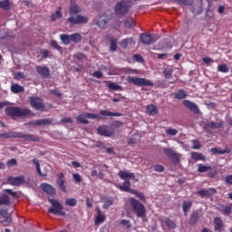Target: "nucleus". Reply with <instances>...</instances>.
<instances>
[{"mask_svg":"<svg viewBox=\"0 0 232 232\" xmlns=\"http://www.w3.org/2000/svg\"><path fill=\"white\" fill-rule=\"evenodd\" d=\"M82 9L79 5H77V0H71L70 6H69V15H71L67 21L70 24H86L89 21V18L84 15H81Z\"/></svg>","mask_w":232,"mask_h":232,"instance_id":"1","label":"nucleus"},{"mask_svg":"<svg viewBox=\"0 0 232 232\" xmlns=\"http://www.w3.org/2000/svg\"><path fill=\"white\" fill-rule=\"evenodd\" d=\"M118 176L121 180H124L122 185H116V188L120 189L121 191H127L128 193H132L134 190L131 188V183L130 182V179L135 180V173L133 172H128L126 170H120L118 173Z\"/></svg>","mask_w":232,"mask_h":232,"instance_id":"2","label":"nucleus"},{"mask_svg":"<svg viewBox=\"0 0 232 232\" xmlns=\"http://www.w3.org/2000/svg\"><path fill=\"white\" fill-rule=\"evenodd\" d=\"M129 202L130 204L131 210L135 213L138 218H142L143 222H148V218H146V207L144 205L135 199V198H130Z\"/></svg>","mask_w":232,"mask_h":232,"instance_id":"3","label":"nucleus"},{"mask_svg":"<svg viewBox=\"0 0 232 232\" xmlns=\"http://www.w3.org/2000/svg\"><path fill=\"white\" fill-rule=\"evenodd\" d=\"M5 113L7 117H20L21 119H26V117L32 113V111L28 108L7 107L5 109Z\"/></svg>","mask_w":232,"mask_h":232,"instance_id":"4","label":"nucleus"},{"mask_svg":"<svg viewBox=\"0 0 232 232\" xmlns=\"http://www.w3.org/2000/svg\"><path fill=\"white\" fill-rule=\"evenodd\" d=\"M51 208H48V213H52V215H55L56 217H66V212H64V207L59 202L57 199H48Z\"/></svg>","mask_w":232,"mask_h":232,"instance_id":"5","label":"nucleus"},{"mask_svg":"<svg viewBox=\"0 0 232 232\" xmlns=\"http://www.w3.org/2000/svg\"><path fill=\"white\" fill-rule=\"evenodd\" d=\"M130 8H131V5L130 1L121 0L118 2L114 7V14L118 17H124L130 12Z\"/></svg>","mask_w":232,"mask_h":232,"instance_id":"6","label":"nucleus"},{"mask_svg":"<svg viewBox=\"0 0 232 232\" xmlns=\"http://www.w3.org/2000/svg\"><path fill=\"white\" fill-rule=\"evenodd\" d=\"M127 82L130 84H134V86H154V83L152 81L148 80L146 78H140V77H133V76H128Z\"/></svg>","mask_w":232,"mask_h":232,"instance_id":"7","label":"nucleus"},{"mask_svg":"<svg viewBox=\"0 0 232 232\" xmlns=\"http://www.w3.org/2000/svg\"><path fill=\"white\" fill-rule=\"evenodd\" d=\"M30 104L34 110H37L39 111H44L46 105L43 102V99L35 96L30 97Z\"/></svg>","mask_w":232,"mask_h":232,"instance_id":"8","label":"nucleus"},{"mask_svg":"<svg viewBox=\"0 0 232 232\" xmlns=\"http://www.w3.org/2000/svg\"><path fill=\"white\" fill-rule=\"evenodd\" d=\"M159 35L151 34L148 33H144L140 34V40L143 44L150 46V44H153V43H157L159 41Z\"/></svg>","mask_w":232,"mask_h":232,"instance_id":"9","label":"nucleus"},{"mask_svg":"<svg viewBox=\"0 0 232 232\" xmlns=\"http://www.w3.org/2000/svg\"><path fill=\"white\" fill-rule=\"evenodd\" d=\"M97 133L102 137H113L115 130L108 125H101L97 128Z\"/></svg>","mask_w":232,"mask_h":232,"instance_id":"10","label":"nucleus"},{"mask_svg":"<svg viewBox=\"0 0 232 232\" xmlns=\"http://www.w3.org/2000/svg\"><path fill=\"white\" fill-rule=\"evenodd\" d=\"M163 151L165 153V155L170 159L172 160V162H180V159L182 157V155L175 152V150L169 149V148H164Z\"/></svg>","mask_w":232,"mask_h":232,"instance_id":"11","label":"nucleus"},{"mask_svg":"<svg viewBox=\"0 0 232 232\" xmlns=\"http://www.w3.org/2000/svg\"><path fill=\"white\" fill-rule=\"evenodd\" d=\"M224 126V121L222 120H219L218 121H209L204 125L205 131H211V130H220V128Z\"/></svg>","mask_w":232,"mask_h":232,"instance_id":"12","label":"nucleus"},{"mask_svg":"<svg viewBox=\"0 0 232 232\" xmlns=\"http://www.w3.org/2000/svg\"><path fill=\"white\" fill-rule=\"evenodd\" d=\"M182 104L183 106H185V108H188L189 111H192V113H195L196 115H198V113H200V109H198V105H197V103L189 100H184L182 102Z\"/></svg>","mask_w":232,"mask_h":232,"instance_id":"13","label":"nucleus"},{"mask_svg":"<svg viewBox=\"0 0 232 232\" xmlns=\"http://www.w3.org/2000/svg\"><path fill=\"white\" fill-rule=\"evenodd\" d=\"M36 72L43 79H50V68L46 65H38L35 67Z\"/></svg>","mask_w":232,"mask_h":232,"instance_id":"14","label":"nucleus"},{"mask_svg":"<svg viewBox=\"0 0 232 232\" xmlns=\"http://www.w3.org/2000/svg\"><path fill=\"white\" fill-rule=\"evenodd\" d=\"M16 139H24V140H29L30 142H39L41 138L34 134H24L23 132H17Z\"/></svg>","mask_w":232,"mask_h":232,"instance_id":"15","label":"nucleus"},{"mask_svg":"<svg viewBox=\"0 0 232 232\" xmlns=\"http://www.w3.org/2000/svg\"><path fill=\"white\" fill-rule=\"evenodd\" d=\"M111 19V14H103L99 16L96 24L99 28H105L106 24H108V21Z\"/></svg>","mask_w":232,"mask_h":232,"instance_id":"16","label":"nucleus"},{"mask_svg":"<svg viewBox=\"0 0 232 232\" xmlns=\"http://www.w3.org/2000/svg\"><path fill=\"white\" fill-rule=\"evenodd\" d=\"M40 188L44 193L50 195V197H53V195L56 193L55 188L48 183H42Z\"/></svg>","mask_w":232,"mask_h":232,"instance_id":"17","label":"nucleus"},{"mask_svg":"<svg viewBox=\"0 0 232 232\" xmlns=\"http://www.w3.org/2000/svg\"><path fill=\"white\" fill-rule=\"evenodd\" d=\"M96 212H97V215L94 219V224L96 226H100V224H102V222H105L106 215L102 213V210H101V208L99 207L96 208Z\"/></svg>","mask_w":232,"mask_h":232,"instance_id":"18","label":"nucleus"},{"mask_svg":"<svg viewBox=\"0 0 232 232\" xmlns=\"http://www.w3.org/2000/svg\"><path fill=\"white\" fill-rule=\"evenodd\" d=\"M9 184L11 186H21L24 184V176H19V177H9L7 179Z\"/></svg>","mask_w":232,"mask_h":232,"instance_id":"19","label":"nucleus"},{"mask_svg":"<svg viewBox=\"0 0 232 232\" xmlns=\"http://www.w3.org/2000/svg\"><path fill=\"white\" fill-rule=\"evenodd\" d=\"M212 193H217V189L216 188H209V189H200L196 191V195H198L201 198H210V197L212 196Z\"/></svg>","mask_w":232,"mask_h":232,"instance_id":"20","label":"nucleus"},{"mask_svg":"<svg viewBox=\"0 0 232 232\" xmlns=\"http://www.w3.org/2000/svg\"><path fill=\"white\" fill-rule=\"evenodd\" d=\"M213 222H214V231H218V232L224 231V221H222V218L216 217Z\"/></svg>","mask_w":232,"mask_h":232,"instance_id":"21","label":"nucleus"},{"mask_svg":"<svg viewBox=\"0 0 232 232\" xmlns=\"http://www.w3.org/2000/svg\"><path fill=\"white\" fill-rule=\"evenodd\" d=\"M100 115H102V117H122V113L121 112H112L106 110L100 111Z\"/></svg>","mask_w":232,"mask_h":232,"instance_id":"22","label":"nucleus"},{"mask_svg":"<svg viewBox=\"0 0 232 232\" xmlns=\"http://www.w3.org/2000/svg\"><path fill=\"white\" fill-rule=\"evenodd\" d=\"M198 218H200V214L198 213V211L192 212L188 219V224L190 226H195V224L198 222Z\"/></svg>","mask_w":232,"mask_h":232,"instance_id":"23","label":"nucleus"},{"mask_svg":"<svg viewBox=\"0 0 232 232\" xmlns=\"http://www.w3.org/2000/svg\"><path fill=\"white\" fill-rule=\"evenodd\" d=\"M0 217H3V218H5V220L2 221V224L4 226H10V223L12 222V218H8V211L0 210Z\"/></svg>","mask_w":232,"mask_h":232,"instance_id":"24","label":"nucleus"},{"mask_svg":"<svg viewBox=\"0 0 232 232\" xmlns=\"http://www.w3.org/2000/svg\"><path fill=\"white\" fill-rule=\"evenodd\" d=\"M190 157H191L192 160H195L196 162L198 160H202L203 162H206V156H204V154H202L200 152L192 151L190 153Z\"/></svg>","mask_w":232,"mask_h":232,"instance_id":"25","label":"nucleus"},{"mask_svg":"<svg viewBox=\"0 0 232 232\" xmlns=\"http://www.w3.org/2000/svg\"><path fill=\"white\" fill-rule=\"evenodd\" d=\"M193 206V202L191 200L184 201L182 204V209L185 217H188V213H189V209Z\"/></svg>","mask_w":232,"mask_h":232,"instance_id":"26","label":"nucleus"},{"mask_svg":"<svg viewBox=\"0 0 232 232\" xmlns=\"http://www.w3.org/2000/svg\"><path fill=\"white\" fill-rule=\"evenodd\" d=\"M146 113H148V115H157V113H159V107L154 104H150L146 108Z\"/></svg>","mask_w":232,"mask_h":232,"instance_id":"27","label":"nucleus"},{"mask_svg":"<svg viewBox=\"0 0 232 232\" xmlns=\"http://www.w3.org/2000/svg\"><path fill=\"white\" fill-rule=\"evenodd\" d=\"M128 44H135L133 38H125L120 42L121 48L126 49L128 48Z\"/></svg>","mask_w":232,"mask_h":232,"instance_id":"28","label":"nucleus"},{"mask_svg":"<svg viewBox=\"0 0 232 232\" xmlns=\"http://www.w3.org/2000/svg\"><path fill=\"white\" fill-rule=\"evenodd\" d=\"M10 197L6 195L5 193L2 194L0 196V206H10Z\"/></svg>","mask_w":232,"mask_h":232,"instance_id":"29","label":"nucleus"},{"mask_svg":"<svg viewBox=\"0 0 232 232\" xmlns=\"http://www.w3.org/2000/svg\"><path fill=\"white\" fill-rule=\"evenodd\" d=\"M11 92L13 93H23V92H24V87H23L17 83H13L11 85Z\"/></svg>","mask_w":232,"mask_h":232,"instance_id":"30","label":"nucleus"},{"mask_svg":"<svg viewBox=\"0 0 232 232\" xmlns=\"http://www.w3.org/2000/svg\"><path fill=\"white\" fill-rule=\"evenodd\" d=\"M174 96H175V99H178V101H182V99H186V97H188V92L180 89L177 92H174Z\"/></svg>","mask_w":232,"mask_h":232,"instance_id":"31","label":"nucleus"},{"mask_svg":"<svg viewBox=\"0 0 232 232\" xmlns=\"http://www.w3.org/2000/svg\"><path fill=\"white\" fill-rule=\"evenodd\" d=\"M107 86H108L109 90H113L114 92H123L124 91L122 86H121L113 82H109Z\"/></svg>","mask_w":232,"mask_h":232,"instance_id":"32","label":"nucleus"},{"mask_svg":"<svg viewBox=\"0 0 232 232\" xmlns=\"http://www.w3.org/2000/svg\"><path fill=\"white\" fill-rule=\"evenodd\" d=\"M219 210L225 217H229V215H231L232 208L229 206L220 205Z\"/></svg>","mask_w":232,"mask_h":232,"instance_id":"33","label":"nucleus"},{"mask_svg":"<svg viewBox=\"0 0 232 232\" xmlns=\"http://www.w3.org/2000/svg\"><path fill=\"white\" fill-rule=\"evenodd\" d=\"M32 162L34 164L38 175H40V177H46V174H44L43 171H41V164L39 163V160L34 158L33 159Z\"/></svg>","mask_w":232,"mask_h":232,"instance_id":"34","label":"nucleus"},{"mask_svg":"<svg viewBox=\"0 0 232 232\" xmlns=\"http://www.w3.org/2000/svg\"><path fill=\"white\" fill-rule=\"evenodd\" d=\"M0 139H17V132H4L0 133Z\"/></svg>","mask_w":232,"mask_h":232,"instance_id":"35","label":"nucleus"},{"mask_svg":"<svg viewBox=\"0 0 232 232\" xmlns=\"http://www.w3.org/2000/svg\"><path fill=\"white\" fill-rule=\"evenodd\" d=\"M87 119L88 117L86 116V113H83L78 115L76 121L80 122V124H90V121Z\"/></svg>","mask_w":232,"mask_h":232,"instance_id":"36","label":"nucleus"},{"mask_svg":"<svg viewBox=\"0 0 232 232\" xmlns=\"http://www.w3.org/2000/svg\"><path fill=\"white\" fill-rule=\"evenodd\" d=\"M60 39L65 45H68L72 43L71 34H60Z\"/></svg>","mask_w":232,"mask_h":232,"instance_id":"37","label":"nucleus"},{"mask_svg":"<svg viewBox=\"0 0 232 232\" xmlns=\"http://www.w3.org/2000/svg\"><path fill=\"white\" fill-rule=\"evenodd\" d=\"M10 6H11L10 0L0 1V8H2V10L8 12V10H10Z\"/></svg>","mask_w":232,"mask_h":232,"instance_id":"38","label":"nucleus"},{"mask_svg":"<svg viewBox=\"0 0 232 232\" xmlns=\"http://www.w3.org/2000/svg\"><path fill=\"white\" fill-rule=\"evenodd\" d=\"M82 41V35L81 34L76 33L71 34V43H81Z\"/></svg>","mask_w":232,"mask_h":232,"instance_id":"39","label":"nucleus"},{"mask_svg":"<svg viewBox=\"0 0 232 232\" xmlns=\"http://www.w3.org/2000/svg\"><path fill=\"white\" fill-rule=\"evenodd\" d=\"M63 17V13L61 12V7H59L54 14L51 15V21L55 22L57 19Z\"/></svg>","mask_w":232,"mask_h":232,"instance_id":"40","label":"nucleus"},{"mask_svg":"<svg viewBox=\"0 0 232 232\" xmlns=\"http://www.w3.org/2000/svg\"><path fill=\"white\" fill-rule=\"evenodd\" d=\"M109 41L111 43L110 52H117V39L111 37Z\"/></svg>","mask_w":232,"mask_h":232,"instance_id":"41","label":"nucleus"},{"mask_svg":"<svg viewBox=\"0 0 232 232\" xmlns=\"http://www.w3.org/2000/svg\"><path fill=\"white\" fill-rule=\"evenodd\" d=\"M52 122H53V120L51 119L37 120L38 126H50Z\"/></svg>","mask_w":232,"mask_h":232,"instance_id":"42","label":"nucleus"},{"mask_svg":"<svg viewBox=\"0 0 232 232\" xmlns=\"http://www.w3.org/2000/svg\"><path fill=\"white\" fill-rule=\"evenodd\" d=\"M209 169H211V166H206L204 164H198V173H206V171H209Z\"/></svg>","mask_w":232,"mask_h":232,"instance_id":"43","label":"nucleus"},{"mask_svg":"<svg viewBox=\"0 0 232 232\" xmlns=\"http://www.w3.org/2000/svg\"><path fill=\"white\" fill-rule=\"evenodd\" d=\"M164 223L169 229H175V227H177L175 221L169 219V218H165Z\"/></svg>","mask_w":232,"mask_h":232,"instance_id":"44","label":"nucleus"},{"mask_svg":"<svg viewBox=\"0 0 232 232\" xmlns=\"http://www.w3.org/2000/svg\"><path fill=\"white\" fill-rule=\"evenodd\" d=\"M65 206H70V208H74V206H77V199L73 198L66 199Z\"/></svg>","mask_w":232,"mask_h":232,"instance_id":"45","label":"nucleus"},{"mask_svg":"<svg viewBox=\"0 0 232 232\" xmlns=\"http://www.w3.org/2000/svg\"><path fill=\"white\" fill-rule=\"evenodd\" d=\"M178 5H184L185 6H191L193 0H174Z\"/></svg>","mask_w":232,"mask_h":232,"instance_id":"46","label":"nucleus"},{"mask_svg":"<svg viewBox=\"0 0 232 232\" xmlns=\"http://www.w3.org/2000/svg\"><path fill=\"white\" fill-rule=\"evenodd\" d=\"M132 195H136V197H138V198H140V200H142L143 202H146V197H144V194H142V192L137 191V190H132Z\"/></svg>","mask_w":232,"mask_h":232,"instance_id":"47","label":"nucleus"},{"mask_svg":"<svg viewBox=\"0 0 232 232\" xmlns=\"http://www.w3.org/2000/svg\"><path fill=\"white\" fill-rule=\"evenodd\" d=\"M14 79L15 81H21V79L26 80V75H24V72H18L14 73Z\"/></svg>","mask_w":232,"mask_h":232,"instance_id":"48","label":"nucleus"},{"mask_svg":"<svg viewBox=\"0 0 232 232\" xmlns=\"http://www.w3.org/2000/svg\"><path fill=\"white\" fill-rule=\"evenodd\" d=\"M56 183L58 184L61 191L66 193V185L64 184V179H58Z\"/></svg>","mask_w":232,"mask_h":232,"instance_id":"49","label":"nucleus"},{"mask_svg":"<svg viewBox=\"0 0 232 232\" xmlns=\"http://www.w3.org/2000/svg\"><path fill=\"white\" fill-rule=\"evenodd\" d=\"M125 28H133L135 26V21L133 19H127L124 22Z\"/></svg>","mask_w":232,"mask_h":232,"instance_id":"50","label":"nucleus"},{"mask_svg":"<svg viewBox=\"0 0 232 232\" xmlns=\"http://www.w3.org/2000/svg\"><path fill=\"white\" fill-rule=\"evenodd\" d=\"M51 46H53V48H54V50H57L58 52H63V47L59 45V44L55 40L51 41Z\"/></svg>","mask_w":232,"mask_h":232,"instance_id":"51","label":"nucleus"},{"mask_svg":"<svg viewBox=\"0 0 232 232\" xmlns=\"http://www.w3.org/2000/svg\"><path fill=\"white\" fill-rule=\"evenodd\" d=\"M110 206H113V198H111L104 201V204L102 205L103 209H108Z\"/></svg>","mask_w":232,"mask_h":232,"instance_id":"52","label":"nucleus"},{"mask_svg":"<svg viewBox=\"0 0 232 232\" xmlns=\"http://www.w3.org/2000/svg\"><path fill=\"white\" fill-rule=\"evenodd\" d=\"M218 70L221 72V73H227V72H229V68L226 64L218 65Z\"/></svg>","mask_w":232,"mask_h":232,"instance_id":"53","label":"nucleus"},{"mask_svg":"<svg viewBox=\"0 0 232 232\" xmlns=\"http://www.w3.org/2000/svg\"><path fill=\"white\" fill-rule=\"evenodd\" d=\"M192 150H200L201 148V144H200V141L198 140H192Z\"/></svg>","mask_w":232,"mask_h":232,"instance_id":"54","label":"nucleus"},{"mask_svg":"<svg viewBox=\"0 0 232 232\" xmlns=\"http://www.w3.org/2000/svg\"><path fill=\"white\" fill-rule=\"evenodd\" d=\"M72 179H73L74 182H76L77 184H79L80 182H82V178L81 177V174H79V173H73Z\"/></svg>","mask_w":232,"mask_h":232,"instance_id":"55","label":"nucleus"},{"mask_svg":"<svg viewBox=\"0 0 232 232\" xmlns=\"http://www.w3.org/2000/svg\"><path fill=\"white\" fill-rule=\"evenodd\" d=\"M172 74H173V71H171L169 69H166L163 72L165 79H171Z\"/></svg>","mask_w":232,"mask_h":232,"instance_id":"56","label":"nucleus"},{"mask_svg":"<svg viewBox=\"0 0 232 232\" xmlns=\"http://www.w3.org/2000/svg\"><path fill=\"white\" fill-rule=\"evenodd\" d=\"M166 133L167 135H171L172 137H174V135H177V133H179V130L177 129H167L166 130Z\"/></svg>","mask_w":232,"mask_h":232,"instance_id":"57","label":"nucleus"},{"mask_svg":"<svg viewBox=\"0 0 232 232\" xmlns=\"http://www.w3.org/2000/svg\"><path fill=\"white\" fill-rule=\"evenodd\" d=\"M6 166L7 168H12V166H17V160L15 159L8 160L6 162Z\"/></svg>","mask_w":232,"mask_h":232,"instance_id":"58","label":"nucleus"},{"mask_svg":"<svg viewBox=\"0 0 232 232\" xmlns=\"http://www.w3.org/2000/svg\"><path fill=\"white\" fill-rule=\"evenodd\" d=\"M210 151L214 155H217V153H219V155H224L225 153H227V150H218V149H217V148H212L210 150Z\"/></svg>","mask_w":232,"mask_h":232,"instance_id":"59","label":"nucleus"},{"mask_svg":"<svg viewBox=\"0 0 232 232\" xmlns=\"http://www.w3.org/2000/svg\"><path fill=\"white\" fill-rule=\"evenodd\" d=\"M4 191H5V193H8V195H11V197H13V198H17V192H14L10 188H5Z\"/></svg>","mask_w":232,"mask_h":232,"instance_id":"60","label":"nucleus"},{"mask_svg":"<svg viewBox=\"0 0 232 232\" xmlns=\"http://www.w3.org/2000/svg\"><path fill=\"white\" fill-rule=\"evenodd\" d=\"M164 169H165L164 166H162V165L157 164L154 166V171H157V173H162L164 171Z\"/></svg>","mask_w":232,"mask_h":232,"instance_id":"61","label":"nucleus"},{"mask_svg":"<svg viewBox=\"0 0 232 232\" xmlns=\"http://www.w3.org/2000/svg\"><path fill=\"white\" fill-rule=\"evenodd\" d=\"M85 116L87 117V119H101V116H99V114L86 112Z\"/></svg>","mask_w":232,"mask_h":232,"instance_id":"62","label":"nucleus"},{"mask_svg":"<svg viewBox=\"0 0 232 232\" xmlns=\"http://www.w3.org/2000/svg\"><path fill=\"white\" fill-rule=\"evenodd\" d=\"M134 59L137 63H144V58L140 54H134Z\"/></svg>","mask_w":232,"mask_h":232,"instance_id":"63","label":"nucleus"},{"mask_svg":"<svg viewBox=\"0 0 232 232\" xmlns=\"http://www.w3.org/2000/svg\"><path fill=\"white\" fill-rule=\"evenodd\" d=\"M225 182L227 184H230V186H232V174L226 176Z\"/></svg>","mask_w":232,"mask_h":232,"instance_id":"64","label":"nucleus"}]
</instances>
